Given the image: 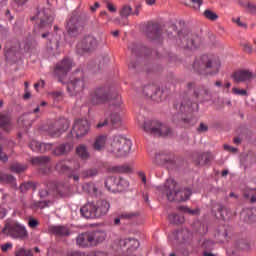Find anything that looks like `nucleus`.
<instances>
[{"label":"nucleus","instance_id":"obj_1","mask_svg":"<svg viewBox=\"0 0 256 256\" xmlns=\"http://www.w3.org/2000/svg\"><path fill=\"white\" fill-rule=\"evenodd\" d=\"M193 101L191 98H183L176 104H174V109L178 111L181 115L183 113H193L199 111V103H205V101H211V91L205 86H197L194 88Z\"/></svg>","mask_w":256,"mask_h":256},{"label":"nucleus","instance_id":"obj_2","mask_svg":"<svg viewBox=\"0 0 256 256\" xmlns=\"http://www.w3.org/2000/svg\"><path fill=\"white\" fill-rule=\"evenodd\" d=\"M193 69L200 75H217L221 69V62L213 56L202 55L195 59Z\"/></svg>","mask_w":256,"mask_h":256},{"label":"nucleus","instance_id":"obj_3","mask_svg":"<svg viewBox=\"0 0 256 256\" xmlns=\"http://www.w3.org/2000/svg\"><path fill=\"white\" fill-rule=\"evenodd\" d=\"M132 145L131 140L121 135H116L108 139L106 149L114 157H127L131 153Z\"/></svg>","mask_w":256,"mask_h":256},{"label":"nucleus","instance_id":"obj_4","mask_svg":"<svg viewBox=\"0 0 256 256\" xmlns=\"http://www.w3.org/2000/svg\"><path fill=\"white\" fill-rule=\"evenodd\" d=\"M158 191H163L168 201H176L177 203L188 201L192 194L189 188L177 189V182L173 178L167 179L163 188L158 187Z\"/></svg>","mask_w":256,"mask_h":256},{"label":"nucleus","instance_id":"obj_5","mask_svg":"<svg viewBox=\"0 0 256 256\" xmlns=\"http://www.w3.org/2000/svg\"><path fill=\"white\" fill-rule=\"evenodd\" d=\"M87 21H89V14L87 12L79 13L77 10L72 12L66 25L68 35L77 37L85 29Z\"/></svg>","mask_w":256,"mask_h":256},{"label":"nucleus","instance_id":"obj_6","mask_svg":"<svg viewBox=\"0 0 256 256\" xmlns=\"http://www.w3.org/2000/svg\"><path fill=\"white\" fill-rule=\"evenodd\" d=\"M178 37L177 45H179V47L189 49L190 51H195L201 47V37L197 34H193L187 30H182L178 33Z\"/></svg>","mask_w":256,"mask_h":256},{"label":"nucleus","instance_id":"obj_7","mask_svg":"<svg viewBox=\"0 0 256 256\" xmlns=\"http://www.w3.org/2000/svg\"><path fill=\"white\" fill-rule=\"evenodd\" d=\"M2 233L3 235L12 237V239H27V237H29L27 228L17 221L6 223L5 227L2 229Z\"/></svg>","mask_w":256,"mask_h":256},{"label":"nucleus","instance_id":"obj_8","mask_svg":"<svg viewBox=\"0 0 256 256\" xmlns=\"http://www.w3.org/2000/svg\"><path fill=\"white\" fill-rule=\"evenodd\" d=\"M143 129L154 137H167L171 134V129L157 120H146Z\"/></svg>","mask_w":256,"mask_h":256},{"label":"nucleus","instance_id":"obj_9","mask_svg":"<svg viewBox=\"0 0 256 256\" xmlns=\"http://www.w3.org/2000/svg\"><path fill=\"white\" fill-rule=\"evenodd\" d=\"M111 99V89L107 86L96 87L90 92V102L92 105H101Z\"/></svg>","mask_w":256,"mask_h":256},{"label":"nucleus","instance_id":"obj_10","mask_svg":"<svg viewBox=\"0 0 256 256\" xmlns=\"http://www.w3.org/2000/svg\"><path fill=\"white\" fill-rule=\"evenodd\" d=\"M70 122L66 118H60L56 120L53 124L48 126V134L50 137H61L67 129H69Z\"/></svg>","mask_w":256,"mask_h":256},{"label":"nucleus","instance_id":"obj_11","mask_svg":"<svg viewBox=\"0 0 256 256\" xmlns=\"http://www.w3.org/2000/svg\"><path fill=\"white\" fill-rule=\"evenodd\" d=\"M72 67L73 62L71 59H64L56 65L54 75L60 83H65V77H67V73L71 71Z\"/></svg>","mask_w":256,"mask_h":256},{"label":"nucleus","instance_id":"obj_12","mask_svg":"<svg viewBox=\"0 0 256 256\" xmlns=\"http://www.w3.org/2000/svg\"><path fill=\"white\" fill-rule=\"evenodd\" d=\"M99 42L97 38L91 35L85 36L76 46L77 53H88V51H95Z\"/></svg>","mask_w":256,"mask_h":256},{"label":"nucleus","instance_id":"obj_13","mask_svg":"<svg viewBox=\"0 0 256 256\" xmlns=\"http://www.w3.org/2000/svg\"><path fill=\"white\" fill-rule=\"evenodd\" d=\"M86 86L85 78H72L67 84V90L71 97H75V95L83 93Z\"/></svg>","mask_w":256,"mask_h":256},{"label":"nucleus","instance_id":"obj_14","mask_svg":"<svg viewBox=\"0 0 256 256\" xmlns=\"http://www.w3.org/2000/svg\"><path fill=\"white\" fill-rule=\"evenodd\" d=\"M234 83H251L256 78V74L251 70L241 69L232 74Z\"/></svg>","mask_w":256,"mask_h":256},{"label":"nucleus","instance_id":"obj_15","mask_svg":"<svg viewBox=\"0 0 256 256\" xmlns=\"http://www.w3.org/2000/svg\"><path fill=\"white\" fill-rule=\"evenodd\" d=\"M72 135H75L77 139L85 137L89 133V121L85 119H78L75 121L72 131Z\"/></svg>","mask_w":256,"mask_h":256},{"label":"nucleus","instance_id":"obj_16","mask_svg":"<svg viewBox=\"0 0 256 256\" xmlns=\"http://www.w3.org/2000/svg\"><path fill=\"white\" fill-rule=\"evenodd\" d=\"M31 21H37L39 23V27H51L53 23V17L47 14V10L42 9L38 10L37 14L31 18Z\"/></svg>","mask_w":256,"mask_h":256},{"label":"nucleus","instance_id":"obj_17","mask_svg":"<svg viewBox=\"0 0 256 256\" xmlns=\"http://www.w3.org/2000/svg\"><path fill=\"white\" fill-rule=\"evenodd\" d=\"M143 93L146 97L153 99V101H163L161 98V89L155 85H148L143 88Z\"/></svg>","mask_w":256,"mask_h":256},{"label":"nucleus","instance_id":"obj_18","mask_svg":"<svg viewBox=\"0 0 256 256\" xmlns=\"http://www.w3.org/2000/svg\"><path fill=\"white\" fill-rule=\"evenodd\" d=\"M76 244L78 247L87 248L93 247V236L91 232H83L79 234L76 238Z\"/></svg>","mask_w":256,"mask_h":256},{"label":"nucleus","instance_id":"obj_19","mask_svg":"<svg viewBox=\"0 0 256 256\" xmlns=\"http://www.w3.org/2000/svg\"><path fill=\"white\" fill-rule=\"evenodd\" d=\"M80 213L85 219H97L95 202H88L80 208Z\"/></svg>","mask_w":256,"mask_h":256},{"label":"nucleus","instance_id":"obj_20","mask_svg":"<svg viewBox=\"0 0 256 256\" xmlns=\"http://www.w3.org/2000/svg\"><path fill=\"white\" fill-rule=\"evenodd\" d=\"M0 129L5 133H11V131H13L11 115L5 112L0 113Z\"/></svg>","mask_w":256,"mask_h":256},{"label":"nucleus","instance_id":"obj_21","mask_svg":"<svg viewBox=\"0 0 256 256\" xmlns=\"http://www.w3.org/2000/svg\"><path fill=\"white\" fill-rule=\"evenodd\" d=\"M29 147L36 153H47V151H51V149H53V144L41 143L37 140H32Z\"/></svg>","mask_w":256,"mask_h":256},{"label":"nucleus","instance_id":"obj_22","mask_svg":"<svg viewBox=\"0 0 256 256\" xmlns=\"http://www.w3.org/2000/svg\"><path fill=\"white\" fill-rule=\"evenodd\" d=\"M95 203V211H96V218L103 217V215H107L109 213V209L111 208V204L106 200H99Z\"/></svg>","mask_w":256,"mask_h":256},{"label":"nucleus","instance_id":"obj_23","mask_svg":"<svg viewBox=\"0 0 256 256\" xmlns=\"http://www.w3.org/2000/svg\"><path fill=\"white\" fill-rule=\"evenodd\" d=\"M72 150H73V143L66 142L58 145L53 150V154L56 155L57 157H61V155H67V153H70Z\"/></svg>","mask_w":256,"mask_h":256},{"label":"nucleus","instance_id":"obj_24","mask_svg":"<svg viewBox=\"0 0 256 256\" xmlns=\"http://www.w3.org/2000/svg\"><path fill=\"white\" fill-rule=\"evenodd\" d=\"M146 35L149 39H159L161 37L159 24H149L146 28Z\"/></svg>","mask_w":256,"mask_h":256},{"label":"nucleus","instance_id":"obj_25","mask_svg":"<svg viewBox=\"0 0 256 256\" xmlns=\"http://www.w3.org/2000/svg\"><path fill=\"white\" fill-rule=\"evenodd\" d=\"M50 231L57 237H69L71 235L69 227L63 225L50 226Z\"/></svg>","mask_w":256,"mask_h":256},{"label":"nucleus","instance_id":"obj_26","mask_svg":"<svg viewBox=\"0 0 256 256\" xmlns=\"http://www.w3.org/2000/svg\"><path fill=\"white\" fill-rule=\"evenodd\" d=\"M120 247H128L129 251H135L139 249V241L135 238H126L119 240Z\"/></svg>","mask_w":256,"mask_h":256},{"label":"nucleus","instance_id":"obj_27","mask_svg":"<svg viewBox=\"0 0 256 256\" xmlns=\"http://www.w3.org/2000/svg\"><path fill=\"white\" fill-rule=\"evenodd\" d=\"M212 213L216 219H225L229 210L222 204H214L212 207Z\"/></svg>","mask_w":256,"mask_h":256},{"label":"nucleus","instance_id":"obj_28","mask_svg":"<svg viewBox=\"0 0 256 256\" xmlns=\"http://www.w3.org/2000/svg\"><path fill=\"white\" fill-rule=\"evenodd\" d=\"M90 233L92 235L93 247H95V245H99V243H103L107 238V234L105 233V231H102V230H96Z\"/></svg>","mask_w":256,"mask_h":256},{"label":"nucleus","instance_id":"obj_29","mask_svg":"<svg viewBox=\"0 0 256 256\" xmlns=\"http://www.w3.org/2000/svg\"><path fill=\"white\" fill-rule=\"evenodd\" d=\"M71 160H60L55 165V171L58 173H67V171H71V166H69Z\"/></svg>","mask_w":256,"mask_h":256},{"label":"nucleus","instance_id":"obj_30","mask_svg":"<svg viewBox=\"0 0 256 256\" xmlns=\"http://www.w3.org/2000/svg\"><path fill=\"white\" fill-rule=\"evenodd\" d=\"M105 145H107V136H98L96 137L93 143V149L95 151H103L105 149Z\"/></svg>","mask_w":256,"mask_h":256},{"label":"nucleus","instance_id":"obj_31","mask_svg":"<svg viewBox=\"0 0 256 256\" xmlns=\"http://www.w3.org/2000/svg\"><path fill=\"white\" fill-rule=\"evenodd\" d=\"M51 161V158L48 156H37L31 159L32 165H37L38 167H43Z\"/></svg>","mask_w":256,"mask_h":256},{"label":"nucleus","instance_id":"obj_32","mask_svg":"<svg viewBox=\"0 0 256 256\" xmlns=\"http://www.w3.org/2000/svg\"><path fill=\"white\" fill-rule=\"evenodd\" d=\"M76 154L80 159L87 160L89 157H91V154H89V150L87 149V146L81 144L76 148Z\"/></svg>","mask_w":256,"mask_h":256},{"label":"nucleus","instance_id":"obj_33","mask_svg":"<svg viewBox=\"0 0 256 256\" xmlns=\"http://www.w3.org/2000/svg\"><path fill=\"white\" fill-rule=\"evenodd\" d=\"M176 237L180 243H185V241L191 239V231L188 229L180 230L176 233Z\"/></svg>","mask_w":256,"mask_h":256},{"label":"nucleus","instance_id":"obj_34","mask_svg":"<svg viewBox=\"0 0 256 256\" xmlns=\"http://www.w3.org/2000/svg\"><path fill=\"white\" fill-rule=\"evenodd\" d=\"M117 177L110 176L105 181V187L108 189V191H112V193H115L117 191Z\"/></svg>","mask_w":256,"mask_h":256},{"label":"nucleus","instance_id":"obj_35","mask_svg":"<svg viewBox=\"0 0 256 256\" xmlns=\"http://www.w3.org/2000/svg\"><path fill=\"white\" fill-rule=\"evenodd\" d=\"M0 181L4 184L12 185V187H17V179L9 174H0Z\"/></svg>","mask_w":256,"mask_h":256},{"label":"nucleus","instance_id":"obj_36","mask_svg":"<svg viewBox=\"0 0 256 256\" xmlns=\"http://www.w3.org/2000/svg\"><path fill=\"white\" fill-rule=\"evenodd\" d=\"M37 186L38 184L35 182H24L20 185L19 190L20 193H27V191H30V189L37 191Z\"/></svg>","mask_w":256,"mask_h":256},{"label":"nucleus","instance_id":"obj_37","mask_svg":"<svg viewBox=\"0 0 256 256\" xmlns=\"http://www.w3.org/2000/svg\"><path fill=\"white\" fill-rule=\"evenodd\" d=\"M15 256H34L33 250L25 247L17 246L14 251Z\"/></svg>","mask_w":256,"mask_h":256},{"label":"nucleus","instance_id":"obj_38","mask_svg":"<svg viewBox=\"0 0 256 256\" xmlns=\"http://www.w3.org/2000/svg\"><path fill=\"white\" fill-rule=\"evenodd\" d=\"M110 173H130L131 167L128 165L112 166L109 168Z\"/></svg>","mask_w":256,"mask_h":256},{"label":"nucleus","instance_id":"obj_39","mask_svg":"<svg viewBox=\"0 0 256 256\" xmlns=\"http://www.w3.org/2000/svg\"><path fill=\"white\" fill-rule=\"evenodd\" d=\"M213 159V155H211V153H203L199 156L198 158V165H208L211 160Z\"/></svg>","mask_w":256,"mask_h":256},{"label":"nucleus","instance_id":"obj_40","mask_svg":"<svg viewBox=\"0 0 256 256\" xmlns=\"http://www.w3.org/2000/svg\"><path fill=\"white\" fill-rule=\"evenodd\" d=\"M83 189L86 193H89V195H97V193H99V188H97V185L93 182L85 184Z\"/></svg>","mask_w":256,"mask_h":256},{"label":"nucleus","instance_id":"obj_41","mask_svg":"<svg viewBox=\"0 0 256 256\" xmlns=\"http://www.w3.org/2000/svg\"><path fill=\"white\" fill-rule=\"evenodd\" d=\"M168 219L170 223H173L174 225H181V223H185V218L183 216H180L179 214H170L168 216Z\"/></svg>","mask_w":256,"mask_h":256},{"label":"nucleus","instance_id":"obj_42","mask_svg":"<svg viewBox=\"0 0 256 256\" xmlns=\"http://www.w3.org/2000/svg\"><path fill=\"white\" fill-rule=\"evenodd\" d=\"M184 5L191 7L194 11H199L201 5H203V0H188V2H184Z\"/></svg>","mask_w":256,"mask_h":256},{"label":"nucleus","instance_id":"obj_43","mask_svg":"<svg viewBox=\"0 0 256 256\" xmlns=\"http://www.w3.org/2000/svg\"><path fill=\"white\" fill-rule=\"evenodd\" d=\"M117 183L116 186L117 191H123V189H127L129 187V181L125 180L123 177L116 178Z\"/></svg>","mask_w":256,"mask_h":256},{"label":"nucleus","instance_id":"obj_44","mask_svg":"<svg viewBox=\"0 0 256 256\" xmlns=\"http://www.w3.org/2000/svg\"><path fill=\"white\" fill-rule=\"evenodd\" d=\"M27 170V166L21 163L15 162L10 166V171L13 173H23V171Z\"/></svg>","mask_w":256,"mask_h":256},{"label":"nucleus","instance_id":"obj_45","mask_svg":"<svg viewBox=\"0 0 256 256\" xmlns=\"http://www.w3.org/2000/svg\"><path fill=\"white\" fill-rule=\"evenodd\" d=\"M130 15H133V8L130 5L122 6V8L120 9V16L127 18Z\"/></svg>","mask_w":256,"mask_h":256},{"label":"nucleus","instance_id":"obj_46","mask_svg":"<svg viewBox=\"0 0 256 256\" xmlns=\"http://www.w3.org/2000/svg\"><path fill=\"white\" fill-rule=\"evenodd\" d=\"M82 175L85 179H89L90 177H97V175H99V170L97 168H90L83 171Z\"/></svg>","mask_w":256,"mask_h":256},{"label":"nucleus","instance_id":"obj_47","mask_svg":"<svg viewBox=\"0 0 256 256\" xmlns=\"http://www.w3.org/2000/svg\"><path fill=\"white\" fill-rule=\"evenodd\" d=\"M55 189L59 193V195H61V197H65V195H67V191H69V187L62 183L55 184Z\"/></svg>","mask_w":256,"mask_h":256},{"label":"nucleus","instance_id":"obj_48","mask_svg":"<svg viewBox=\"0 0 256 256\" xmlns=\"http://www.w3.org/2000/svg\"><path fill=\"white\" fill-rule=\"evenodd\" d=\"M203 15L206 19H209V21H217L219 19V15L217 13L207 9L203 12Z\"/></svg>","mask_w":256,"mask_h":256},{"label":"nucleus","instance_id":"obj_49","mask_svg":"<svg viewBox=\"0 0 256 256\" xmlns=\"http://www.w3.org/2000/svg\"><path fill=\"white\" fill-rule=\"evenodd\" d=\"M111 123L115 127V129L121 127V123H122L121 115H119V114H112L111 115Z\"/></svg>","mask_w":256,"mask_h":256},{"label":"nucleus","instance_id":"obj_50","mask_svg":"<svg viewBox=\"0 0 256 256\" xmlns=\"http://www.w3.org/2000/svg\"><path fill=\"white\" fill-rule=\"evenodd\" d=\"M135 217H139V213H137V212H123L120 215V219H127V220L135 219Z\"/></svg>","mask_w":256,"mask_h":256},{"label":"nucleus","instance_id":"obj_51","mask_svg":"<svg viewBox=\"0 0 256 256\" xmlns=\"http://www.w3.org/2000/svg\"><path fill=\"white\" fill-rule=\"evenodd\" d=\"M179 211H183V213H188V215H198L199 209H191L187 206H180Z\"/></svg>","mask_w":256,"mask_h":256},{"label":"nucleus","instance_id":"obj_52","mask_svg":"<svg viewBox=\"0 0 256 256\" xmlns=\"http://www.w3.org/2000/svg\"><path fill=\"white\" fill-rule=\"evenodd\" d=\"M233 95H239L240 97H247L249 93H247V90L245 89H239L237 87L232 88Z\"/></svg>","mask_w":256,"mask_h":256},{"label":"nucleus","instance_id":"obj_53","mask_svg":"<svg viewBox=\"0 0 256 256\" xmlns=\"http://www.w3.org/2000/svg\"><path fill=\"white\" fill-rule=\"evenodd\" d=\"M112 105H113V107H116V109H121V105H123V101L121 100V96L120 95H116L113 98Z\"/></svg>","mask_w":256,"mask_h":256},{"label":"nucleus","instance_id":"obj_54","mask_svg":"<svg viewBox=\"0 0 256 256\" xmlns=\"http://www.w3.org/2000/svg\"><path fill=\"white\" fill-rule=\"evenodd\" d=\"M50 96L52 97V99H54V101H61V99H63V92L53 91L50 92Z\"/></svg>","mask_w":256,"mask_h":256},{"label":"nucleus","instance_id":"obj_55","mask_svg":"<svg viewBox=\"0 0 256 256\" xmlns=\"http://www.w3.org/2000/svg\"><path fill=\"white\" fill-rule=\"evenodd\" d=\"M0 161L1 163H7L9 161V156L3 151V146L0 147Z\"/></svg>","mask_w":256,"mask_h":256},{"label":"nucleus","instance_id":"obj_56","mask_svg":"<svg viewBox=\"0 0 256 256\" xmlns=\"http://www.w3.org/2000/svg\"><path fill=\"white\" fill-rule=\"evenodd\" d=\"M247 9H249V13H251V15H256V4L255 3H251L248 2L246 4Z\"/></svg>","mask_w":256,"mask_h":256},{"label":"nucleus","instance_id":"obj_57","mask_svg":"<svg viewBox=\"0 0 256 256\" xmlns=\"http://www.w3.org/2000/svg\"><path fill=\"white\" fill-rule=\"evenodd\" d=\"M48 188H49V186H46L45 188H42L39 191V196L41 197V199L49 196V189Z\"/></svg>","mask_w":256,"mask_h":256},{"label":"nucleus","instance_id":"obj_58","mask_svg":"<svg viewBox=\"0 0 256 256\" xmlns=\"http://www.w3.org/2000/svg\"><path fill=\"white\" fill-rule=\"evenodd\" d=\"M141 9H143V4L141 3L136 4L134 7V12H132V15H136L137 17H139V13H141Z\"/></svg>","mask_w":256,"mask_h":256},{"label":"nucleus","instance_id":"obj_59","mask_svg":"<svg viewBox=\"0 0 256 256\" xmlns=\"http://www.w3.org/2000/svg\"><path fill=\"white\" fill-rule=\"evenodd\" d=\"M51 201H39L37 203V207H39L40 209H45V207H49V205H51Z\"/></svg>","mask_w":256,"mask_h":256},{"label":"nucleus","instance_id":"obj_60","mask_svg":"<svg viewBox=\"0 0 256 256\" xmlns=\"http://www.w3.org/2000/svg\"><path fill=\"white\" fill-rule=\"evenodd\" d=\"M197 131H199V133H205L209 131V127H207V125H205L204 123H201L197 128Z\"/></svg>","mask_w":256,"mask_h":256},{"label":"nucleus","instance_id":"obj_61","mask_svg":"<svg viewBox=\"0 0 256 256\" xmlns=\"http://www.w3.org/2000/svg\"><path fill=\"white\" fill-rule=\"evenodd\" d=\"M28 225L31 229H35L38 225H39V221L35 220V219H30L28 221Z\"/></svg>","mask_w":256,"mask_h":256},{"label":"nucleus","instance_id":"obj_62","mask_svg":"<svg viewBox=\"0 0 256 256\" xmlns=\"http://www.w3.org/2000/svg\"><path fill=\"white\" fill-rule=\"evenodd\" d=\"M3 253H7L8 249H13L12 243H6L1 246Z\"/></svg>","mask_w":256,"mask_h":256},{"label":"nucleus","instance_id":"obj_63","mask_svg":"<svg viewBox=\"0 0 256 256\" xmlns=\"http://www.w3.org/2000/svg\"><path fill=\"white\" fill-rule=\"evenodd\" d=\"M157 159H161L163 163H169L170 159L165 154H158Z\"/></svg>","mask_w":256,"mask_h":256},{"label":"nucleus","instance_id":"obj_64","mask_svg":"<svg viewBox=\"0 0 256 256\" xmlns=\"http://www.w3.org/2000/svg\"><path fill=\"white\" fill-rule=\"evenodd\" d=\"M89 256H107L105 252L96 251L89 254Z\"/></svg>","mask_w":256,"mask_h":256}]
</instances>
